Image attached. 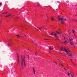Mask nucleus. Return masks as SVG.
Listing matches in <instances>:
<instances>
[{"label": "nucleus", "mask_w": 77, "mask_h": 77, "mask_svg": "<svg viewBox=\"0 0 77 77\" xmlns=\"http://www.w3.org/2000/svg\"><path fill=\"white\" fill-rule=\"evenodd\" d=\"M76 47H75V46H74V48H75Z\"/></svg>", "instance_id": "nucleus-38"}, {"label": "nucleus", "mask_w": 77, "mask_h": 77, "mask_svg": "<svg viewBox=\"0 0 77 77\" xmlns=\"http://www.w3.org/2000/svg\"><path fill=\"white\" fill-rule=\"evenodd\" d=\"M65 70L66 71H68V70H67V69H65Z\"/></svg>", "instance_id": "nucleus-33"}, {"label": "nucleus", "mask_w": 77, "mask_h": 77, "mask_svg": "<svg viewBox=\"0 0 77 77\" xmlns=\"http://www.w3.org/2000/svg\"><path fill=\"white\" fill-rule=\"evenodd\" d=\"M16 36H18V37H19V35H17Z\"/></svg>", "instance_id": "nucleus-32"}, {"label": "nucleus", "mask_w": 77, "mask_h": 77, "mask_svg": "<svg viewBox=\"0 0 77 77\" xmlns=\"http://www.w3.org/2000/svg\"><path fill=\"white\" fill-rule=\"evenodd\" d=\"M25 35V37H26V35Z\"/></svg>", "instance_id": "nucleus-43"}, {"label": "nucleus", "mask_w": 77, "mask_h": 77, "mask_svg": "<svg viewBox=\"0 0 77 77\" xmlns=\"http://www.w3.org/2000/svg\"><path fill=\"white\" fill-rule=\"evenodd\" d=\"M51 18V21H54V17L53 16H52Z\"/></svg>", "instance_id": "nucleus-8"}, {"label": "nucleus", "mask_w": 77, "mask_h": 77, "mask_svg": "<svg viewBox=\"0 0 77 77\" xmlns=\"http://www.w3.org/2000/svg\"><path fill=\"white\" fill-rule=\"evenodd\" d=\"M58 20L60 21V20H61V23L62 24H63V23H65V22H64V21H66V18L63 19L62 18H61L59 19Z\"/></svg>", "instance_id": "nucleus-3"}, {"label": "nucleus", "mask_w": 77, "mask_h": 77, "mask_svg": "<svg viewBox=\"0 0 77 77\" xmlns=\"http://www.w3.org/2000/svg\"><path fill=\"white\" fill-rule=\"evenodd\" d=\"M70 75L72 77H73V75H72L71 74H70Z\"/></svg>", "instance_id": "nucleus-25"}, {"label": "nucleus", "mask_w": 77, "mask_h": 77, "mask_svg": "<svg viewBox=\"0 0 77 77\" xmlns=\"http://www.w3.org/2000/svg\"><path fill=\"white\" fill-rule=\"evenodd\" d=\"M64 69H65H65H66L65 68H64Z\"/></svg>", "instance_id": "nucleus-44"}, {"label": "nucleus", "mask_w": 77, "mask_h": 77, "mask_svg": "<svg viewBox=\"0 0 77 77\" xmlns=\"http://www.w3.org/2000/svg\"><path fill=\"white\" fill-rule=\"evenodd\" d=\"M61 66H63V65H62V64H61Z\"/></svg>", "instance_id": "nucleus-36"}, {"label": "nucleus", "mask_w": 77, "mask_h": 77, "mask_svg": "<svg viewBox=\"0 0 77 77\" xmlns=\"http://www.w3.org/2000/svg\"><path fill=\"white\" fill-rule=\"evenodd\" d=\"M17 60H18V62H19V61L20 60V58H19V55H17Z\"/></svg>", "instance_id": "nucleus-10"}, {"label": "nucleus", "mask_w": 77, "mask_h": 77, "mask_svg": "<svg viewBox=\"0 0 77 77\" xmlns=\"http://www.w3.org/2000/svg\"><path fill=\"white\" fill-rule=\"evenodd\" d=\"M58 53H59V54H62L59 52H58Z\"/></svg>", "instance_id": "nucleus-30"}, {"label": "nucleus", "mask_w": 77, "mask_h": 77, "mask_svg": "<svg viewBox=\"0 0 77 77\" xmlns=\"http://www.w3.org/2000/svg\"><path fill=\"white\" fill-rule=\"evenodd\" d=\"M59 61L60 63H62V61H61V60H60Z\"/></svg>", "instance_id": "nucleus-24"}, {"label": "nucleus", "mask_w": 77, "mask_h": 77, "mask_svg": "<svg viewBox=\"0 0 77 77\" xmlns=\"http://www.w3.org/2000/svg\"><path fill=\"white\" fill-rule=\"evenodd\" d=\"M62 37H63V38H64V39H65V36H64L63 35Z\"/></svg>", "instance_id": "nucleus-23"}, {"label": "nucleus", "mask_w": 77, "mask_h": 77, "mask_svg": "<svg viewBox=\"0 0 77 77\" xmlns=\"http://www.w3.org/2000/svg\"><path fill=\"white\" fill-rule=\"evenodd\" d=\"M73 75H74V73H73Z\"/></svg>", "instance_id": "nucleus-45"}, {"label": "nucleus", "mask_w": 77, "mask_h": 77, "mask_svg": "<svg viewBox=\"0 0 77 77\" xmlns=\"http://www.w3.org/2000/svg\"><path fill=\"white\" fill-rule=\"evenodd\" d=\"M58 66H60V64H59Z\"/></svg>", "instance_id": "nucleus-41"}, {"label": "nucleus", "mask_w": 77, "mask_h": 77, "mask_svg": "<svg viewBox=\"0 0 77 77\" xmlns=\"http://www.w3.org/2000/svg\"><path fill=\"white\" fill-rule=\"evenodd\" d=\"M28 58L29 57V55H28Z\"/></svg>", "instance_id": "nucleus-31"}, {"label": "nucleus", "mask_w": 77, "mask_h": 77, "mask_svg": "<svg viewBox=\"0 0 77 77\" xmlns=\"http://www.w3.org/2000/svg\"><path fill=\"white\" fill-rule=\"evenodd\" d=\"M45 26H42V27H39V30H41V29H44Z\"/></svg>", "instance_id": "nucleus-11"}, {"label": "nucleus", "mask_w": 77, "mask_h": 77, "mask_svg": "<svg viewBox=\"0 0 77 77\" xmlns=\"http://www.w3.org/2000/svg\"><path fill=\"white\" fill-rule=\"evenodd\" d=\"M72 32L73 33H75V31L74 30H72Z\"/></svg>", "instance_id": "nucleus-15"}, {"label": "nucleus", "mask_w": 77, "mask_h": 77, "mask_svg": "<svg viewBox=\"0 0 77 77\" xmlns=\"http://www.w3.org/2000/svg\"><path fill=\"white\" fill-rule=\"evenodd\" d=\"M63 44H66L67 43H68V42L66 41L65 42H62Z\"/></svg>", "instance_id": "nucleus-9"}, {"label": "nucleus", "mask_w": 77, "mask_h": 77, "mask_svg": "<svg viewBox=\"0 0 77 77\" xmlns=\"http://www.w3.org/2000/svg\"><path fill=\"white\" fill-rule=\"evenodd\" d=\"M36 30H37V31H39V30H38L37 29Z\"/></svg>", "instance_id": "nucleus-40"}, {"label": "nucleus", "mask_w": 77, "mask_h": 77, "mask_svg": "<svg viewBox=\"0 0 77 77\" xmlns=\"http://www.w3.org/2000/svg\"><path fill=\"white\" fill-rule=\"evenodd\" d=\"M69 40L70 41V44L71 45H73V39L72 38H70L69 37Z\"/></svg>", "instance_id": "nucleus-5"}, {"label": "nucleus", "mask_w": 77, "mask_h": 77, "mask_svg": "<svg viewBox=\"0 0 77 77\" xmlns=\"http://www.w3.org/2000/svg\"><path fill=\"white\" fill-rule=\"evenodd\" d=\"M35 54H36V55H36V53Z\"/></svg>", "instance_id": "nucleus-48"}, {"label": "nucleus", "mask_w": 77, "mask_h": 77, "mask_svg": "<svg viewBox=\"0 0 77 77\" xmlns=\"http://www.w3.org/2000/svg\"><path fill=\"white\" fill-rule=\"evenodd\" d=\"M19 37H21V38H24V37L21 36H19Z\"/></svg>", "instance_id": "nucleus-22"}, {"label": "nucleus", "mask_w": 77, "mask_h": 77, "mask_svg": "<svg viewBox=\"0 0 77 77\" xmlns=\"http://www.w3.org/2000/svg\"><path fill=\"white\" fill-rule=\"evenodd\" d=\"M35 29H36V30H37V29H36V28H35Z\"/></svg>", "instance_id": "nucleus-47"}, {"label": "nucleus", "mask_w": 77, "mask_h": 77, "mask_svg": "<svg viewBox=\"0 0 77 77\" xmlns=\"http://www.w3.org/2000/svg\"><path fill=\"white\" fill-rule=\"evenodd\" d=\"M74 66H75V65L74 64Z\"/></svg>", "instance_id": "nucleus-37"}, {"label": "nucleus", "mask_w": 77, "mask_h": 77, "mask_svg": "<svg viewBox=\"0 0 77 77\" xmlns=\"http://www.w3.org/2000/svg\"><path fill=\"white\" fill-rule=\"evenodd\" d=\"M48 36H50L49 35H48Z\"/></svg>", "instance_id": "nucleus-49"}, {"label": "nucleus", "mask_w": 77, "mask_h": 77, "mask_svg": "<svg viewBox=\"0 0 77 77\" xmlns=\"http://www.w3.org/2000/svg\"><path fill=\"white\" fill-rule=\"evenodd\" d=\"M9 43L8 44V46H11L12 45H14V43L12 41V39H10L8 41Z\"/></svg>", "instance_id": "nucleus-4"}, {"label": "nucleus", "mask_w": 77, "mask_h": 77, "mask_svg": "<svg viewBox=\"0 0 77 77\" xmlns=\"http://www.w3.org/2000/svg\"><path fill=\"white\" fill-rule=\"evenodd\" d=\"M64 51L69 56H71V57H72V56H73V55L72 54L70 53L69 52H70L69 50H67V49L66 48H64Z\"/></svg>", "instance_id": "nucleus-2"}, {"label": "nucleus", "mask_w": 77, "mask_h": 77, "mask_svg": "<svg viewBox=\"0 0 77 77\" xmlns=\"http://www.w3.org/2000/svg\"><path fill=\"white\" fill-rule=\"evenodd\" d=\"M56 33H57L58 34H60V33H59V32L57 31H56Z\"/></svg>", "instance_id": "nucleus-21"}, {"label": "nucleus", "mask_w": 77, "mask_h": 77, "mask_svg": "<svg viewBox=\"0 0 77 77\" xmlns=\"http://www.w3.org/2000/svg\"><path fill=\"white\" fill-rule=\"evenodd\" d=\"M2 26V21H0V27Z\"/></svg>", "instance_id": "nucleus-19"}, {"label": "nucleus", "mask_w": 77, "mask_h": 77, "mask_svg": "<svg viewBox=\"0 0 77 77\" xmlns=\"http://www.w3.org/2000/svg\"><path fill=\"white\" fill-rule=\"evenodd\" d=\"M47 18H49V17L48 16H47Z\"/></svg>", "instance_id": "nucleus-34"}, {"label": "nucleus", "mask_w": 77, "mask_h": 77, "mask_svg": "<svg viewBox=\"0 0 77 77\" xmlns=\"http://www.w3.org/2000/svg\"><path fill=\"white\" fill-rule=\"evenodd\" d=\"M54 63H56V65H57V63L56 62H54Z\"/></svg>", "instance_id": "nucleus-29"}, {"label": "nucleus", "mask_w": 77, "mask_h": 77, "mask_svg": "<svg viewBox=\"0 0 77 77\" xmlns=\"http://www.w3.org/2000/svg\"><path fill=\"white\" fill-rule=\"evenodd\" d=\"M59 17H60V16L58 17V18H59Z\"/></svg>", "instance_id": "nucleus-42"}, {"label": "nucleus", "mask_w": 77, "mask_h": 77, "mask_svg": "<svg viewBox=\"0 0 77 77\" xmlns=\"http://www.w3.org/2000/svg\"><path fill=\"white\" fill-rule=\"evenodd\" d=\"M67 75H68V76H69V75H70V74H69V72H68L67 73Z\"/></svg>", "instance_id": "nucleus-20"}, {"label": "nucleus", "mask_w": 77, "mask_h": 77, "mask_svg": "<svg viewBox=\"0 0 77 77\" xmlns=\"http://www.w3.org/2000/svg\"><path fill=\"white\" fill-rule=\"evenodd\" d=\"M49 53H50V54H51V52H50Z\"/></svg>", "instance_id": "nucleus-35"}, {"label": "nucleus", "mask_w": 77, "mask_h": 77, "mask_svg": "<svg viewBox=\"0 0 77 77\" xmlns=\"http://www.w3.org/2000/svg\"><path fill=\"white\" fill-rule=\"evenodd\" d=\"M70 60L71 61V62H72V59H70Z\"/></svg>", "instance_id": "nucleus-26"}, {"label": "nucleus", "mask_w": 77, "mask_h": 77, "mask_svg": "<svg viewBox=\"0 0 77 77\" xmlns=\"http://www.w3.org/2000/svg\"><path fill=\"white\" fill-rule=\"evenodd\" d=\"M37 6H40V4L38 2L37 3Z\"/></svg>", "instance_id": "nucleus-13"}, {"label": "nucleus", "mask_w": 77, "mask_h": 77, "mask_svg": "<svg viewBox=\"0 0 77 77\" xmlns=\"http://www.w3.org/2000/svg\"><path fill=\"white\" fill-rule=\"evenodd\" d=\"M10 16H11V14H8L7 16H6L5 17H10Z\"/></svg>", "instance_id": "nucleus-14"}, {"label": "nucleus", "mask_w": 77, "mask_h": 77, "mask_svg": "<svg viewBox=\"0 0 77 77\" xmlns=\"http://www.w3.org/2000/svg\"><path fill=\"white\" fill-rule=\"evenodd\" d=\"M57 60H58L59 61L60 60L59 59H58V58L57 59Z\"/></svg>", "instance_id": "nucleus-39"}, {"label": "nucleus", "mask_w": 77, "mask_h": 77, "mask_svg": "<svg viewBox=\"0 0 77 77\" xmlns=\"http://www.w3.org/2000/svg\"><path fill=\"white\" fill-rule=\"evenodd\" d=\"M54 33V32H52V33H51V34H50V35H51V36H53V34Z\"/></svg>", "instance_id": "nucleus-16"}, {"label": "nucleus", "mask_w": 77, "mask_h": 77, "mask_svg": "<svg viewBox=\"0 0 77 77\" xmlns=\"http://www.w3.org/2000/svg\"><path fill=\"white\" fill-rule=\"evenodd\" d=\"M2 4V3H0V6H1Z\"/></svg>", "instance_id": "nucleus-28"}, {"label": "nucleus", "mask_w": 77, "mask_h": 77, "mask_svg": "<svg viewBox=\"0 0 77 77\" xmlns=\"http://www.w3.org/2000/svg\"><path fill=\"white\" fill-rule=\"evenodd\" d=\"M35 29H36V30H37V29H36V28H35Z\"/></svg>", "instance_id": "nucleus-46"}, {"label": "nucleus", "mask_w": 77, "mask_h": 77, "mask_svg": "<svg viewBox=\"0 0 77 77\" xmlns=\"http://www.w3.org/2000/svg\"><path fill=\"white\" fill-rule=\"evenodd\" d=\"M45 39V40H48V41H50L49 39Z\"/></svg>", "instance_id": "nucleus-27"}, {"label": "nucleus", "mask_w": 77, "mask_h": 77, "mask_svg": "<svg viewBox=\"0 0 77 77\" xmlns=\"http://www.w3.org/2000/svg\"><path fill=\"white\" fill-rule=\"evenodd\" d=\"M54 36L56 38V39H58V36L56 34V33H55V34L54 35Z\"/></svg>", "instance_id": "nucleus-6"}, {"label": "nucleus", "mask_w": 77, "mask_h": 77, "mask_svg": "<svg viewBox=\"0 0 77 77\" xmlns=\"http://www.w3.org/2000/svg\"><path fill=\"white\" fill-rule=\"evenodd\" d=\"M60 52H62V51H63V50H62V49H60Z\"/></svg>", "instance_id": "nucleus-17"}, {"label": "nucleus", "mask_w": 77, "mask_h": 77, "mask_svg": "<svg viewBox=\"0 0 77 77\" xmlns=\"http://www.w3.org/2000/svg\"><path fill=\"white\" fill-rule=\"evenodd\" d=\"M33 72L34 74H35V69L34 68H33Z\"/></svg>", "instance_id": "nucleus-12"}, {"label": "nucleus", "mask_w": 77, "mask_h": 77, "mask_svg": "<svg viewBox=\"0 0 77 77\" xmlns=\"http://www.w3.org/2000/svg\"><path fill=\"white\" fill-rule=\"evenodd\" d=\"M8 14V13L7 12H5L4 13H2V14Z\"/></svg>", "instance_id": "nucleus-18"}, {"label": "nucleus", "mask_w": 77, "mask_h": 77, "mask_svg": "<svg viewBox=\"0 0 77 77\" xmlns=\"http://www.w3.org/2000/svg\"><path fill=\"white\" fill-rule=\"evenodd\" d=\"M21 64L22 66V69L25 68L26 67V59H25V55L24 58H23V57H21Z\"/></svg>", "instance_id": "nucleus-1"}, {"label": "nucleus", "mask_w": 77, "mask_h": 77, "mask_svg": "<svg viewBox=\"0 0 77 77\" xmlns=\"http://www.w3.org/2000/svg\"><path fill=\"white\" fill-rule=\"evenodd\" d=\"M53 46H50L49 47V49L50 50H53Z\"/></svg>", "instance_id": "nucleus-7"}]
</instances>
